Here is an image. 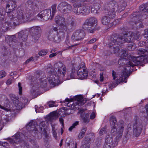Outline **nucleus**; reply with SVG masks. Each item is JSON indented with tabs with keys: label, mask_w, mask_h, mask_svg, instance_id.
<instances>
[{
	"label": "nucleus",
	"mask_w": 148,
	"mask_h": 148,
	"mask_svg": "<svg viewBox=\"0 0 148 148\" xmlns=\"http://www.w3.org/2000/svg\"><path fill=\"white\" fill-rule=\"evenodd\" d=\"M56 34L55 33H53L52 31H49L48 35V39L50 41H53V40H54V38Z\"/></svg>",
	"instance_id": "obj_38"
},
{
	"label": "nucleus",
	"mask_w": 148,
	"mask_h": 148,
	"mask_svg": "<svg viewBox=\"0 0 148 148\" xmlns=\"http://www.w3.org/2000/svg\"><path fill=\"white\" fill-rule=\"evenodd\" d=\"M47 71L48 72L47 79L49 83L53 86L58 85L60 81V76L54 74L55 73L51 64L48 65Z\"/></svg>",
	"instance_id": "obj_6"
},
{
	"label": "nucleus",
	"mask_w": 148,
	"mask_h": 148,
	"mask_svg": "<svg viewBox=\"0 0 148 148\" xmlns=\"http://www.w3.org/2000/svg\"><path fill=\"white\" fill-rule=\"evenodd\" d=\"M89 115L88 114H86L82 117L83 121L84 123H88L89 121Z\"/></svg>",
	"instance_id": "obj_46"
},
{
	"label": "nucleus",
	"mask_w": 148,
	"mask_h": 148,
	"mask_svg": "<svg viewBox=\"0 0 148 148\" xmlns=\"http://www.w3.org/2000/svg\"><path fill=\"white\" fill-rule=\"evenodd\" d=\"M112 145L105 143L104 145L103 148H111Z\"/></svg>",
	"instance_id": "obj_59"
},
{
	"label": "nucleus",
	"mask_w": 148,
	"mask_h": 148,
	"mask_svg": "<svg viewBox=\"0 0 148 148\" xmlns=\"http://www.w3.org/2000/svg\"><path fill=\"white\" fill-rule=\"evenodd\" d=\"M58 29L57 27H53L49 30V31H52L53 33H54V32H56V34H58Z\"/></svg>",
	"instance_id": "obj_54"
},
{
	"label": "nucleus",
	"mask_w": 148,
	"mask_h": 148,
	"mask_svg": "<svg viewBox=\"0 0 148 148\" xmlns=\"http://www.w3.org/2000/svg\"><path fill=\"white\" fill-rule=\"evenodd\" d=\"M72 8L70 4L66 2H63L58 5L57 9L60 12L66 14L70 12Z\"/></svg>",
	"instance_id": "obj_14"
},
{
	"label": "nucleus",
	"mask_w": 148,
	"mask_h": 148,
	"mask_svg": "<svg viewBox=\"0 0 148 148\" xmlns=\"http://www.w3.org/2000/svg\"><path fill=\"white\" fill-rule=\"evenodd\" d=\"M16 25L15 21L8 19L7 21L5 22H3L2 24V27L1 29L2 31L5 32L10 27H14V26Z\"/></svg>",
	"instance_id": "obj_16"
},
{
	"label": "nucleus",
	"mask_w": 148,
	"mask_h": 148,
	"mask_svg": "<svg viewBox=\"0 0 148 148\" xmlns=\"http://www.w3.org/2000/svg\"><path fill=\"white\" fill-rule=\"evenodd\" d=\"M85 36L84 31L81 29L76 30L73 34L71 39L74 40L79 41L82 40Z\"/></svg>",
	"instance_id": "obj_15"
},
{
	"label": "nucleus",
	"mask_w": 148,
	"mask_h": 148,
	"mask_svg": "<svg viewBox=\"0 0 148 148\" xmlns=\"http://www.w3.org/2000/svg\"><path fill=\"white\" fill-rule=\"evenodd\" d=\"M49 116L50 119L52 120H55L58 118V114L54 112L50 113Z\"/></svg>",
	"instance_id": "obj_40"
},
{
	"label": "nucleus",
	"mask_w": 148,
	"mask_h": 148,
	"mask_svg": "<svg viewBox=\"0 0 148 148\" xmlns=\"http://www.w3.org/2000/svg\"><path fill=\"white\" fill-rule=\"evenodd\" d=\"M98 21L97 19L94 17L87 19L84 22L82 28L85 30L93 33L95 31L98 30L100 28V26L97 27Z\"/></svg>",
	"instance_id": "obj_5"
},
{
	"label": "nucleus",
	"mask_w": 148,
	"mask_h": 148,
	"mask_svg": "<svg viewBox=\"0 0 148 148\" xmlns=\"http://www.w3.org/2000/svg\"><path fill=\"white\" fill-rule=\"evenodd\" d=\"M74 99L75 100L74 102H72V99H69L68 98L66 99L64 101L65 102H69L67 104L68 106L71 107L73 109H79V107L84 104L83 97L80 95H77Z\"/></svg>",
	"instance_id": "obj_7"
},
{
	"label": "nucleus",
	"mask_w": 148,
	"mask_h": 148,
	"mask_svg": "<svg viewBox=\"0 0 148 148\" xmlns=\"http://www.w3.org/2000/svg\"><path fill=\"white\" fill-rule=\"evenodd\" d=\"M121 30L123 32V34H125L126 33H128L127 31V29L125 27H123L121 28Z\"/></svg>",
	"instance_id": "obj_63"
},
{
	"label": "nucleus",
	"mask_w": 148,
	"mask_h": 148,
	"mask_svg": "<svg viewBox=\"0 0 148 148\" xmlns=\"http://www.w3.org/2000/svg\"><path fill=\"white\" fill-rule=\"evenodd\" d=\"M126 5V3L124 0H121L117 4L116 11L121 12L123 10Z\"/></svg>",
	"instance_id": "obj_26"
},
{
	"label": "nucleus",
	"mask_w": 148,
	"mask_h": 148,
	"mask_svg": "<svg viewBox=\"0 0 148 148\" xmlns=\"http://www.w3.org/2000/svg\"><path fill=\"white\" fill-rule=\"evenodd\" d=\"M65 43L67 46H69L71 45L69 40V38L68 36H67L66 37Z\"/></svg>",
	"instance_id": "obj_56"
},
{
	"label": "nucleus",
	"mask_w": 148,
	"mask_h": 148,
	"mask_svg": "<svg viewBox=\"0 0 148 148\" xmlns=\"http://www.w3.org/2000/svg\"><path fill=\"white\" fill-rule=\"evenodd\" d=\"M110 42V41H109V42H108V45H109V43ZM114 45H113L112 46H110L109 45H108L110 47H113V53H117L119 51V47H118V46H116V47H114Z\"/></svg>",
	"instance_id": "obj_47"
},
{
	"label": "nucleus",
	"mask_w": 148,
	"mask_h": 148,
	"mask_svg": "<svg viewBox=\"0 0 148 148\" xmlns=\"http://www.w3.org/2000/svg\"><path fill=\"white\" fill-rule=\"evenodd\" d=\"M82 14H89L91 10L90 4H85L83 7L81 8Z\"/></svg>",
	"instance_id": "obj_31"
},
{
	"label": "nucleus",
	"mask_w": 148,
	"mask_h": 148,
	"mask_svg": "<svg viewBox=\"0 0 148 148\" xmlns=\"http://www.w3.org/2000/svg\"><path fill=\"white\" fill-rule=\"evenodd\" d=\"M132 33L131 32L121 35L113 34L110 38L109 45L112 46L114 45H119L125 42H130L132 40Z\"/></svg>",
	"instance_id": "obj_3"
},
{
	"label": "nucleus",
	"mask_w": 148,
	"mask_h": 148,
	"mask_svg": "<svg viewBox=\"0 0 148 148\" xmlns=\"http://www.w3.org/2000/svg\"><path fill=\"white\" fill-rule=\"evenodd\" d=\"M90 4L91 11L96 14L99 13L100 11L101 5L99 3H97L95 0L93 1H91Z\"/></svg>",
	"instance_id": "obj_19"
},
{
	"label": "nucleus",
	"mask_w": 148,
	"mask_h": 148,
	"mask_svg": "<svg viewBox=\"0 0 148 148\" xmlns=\"http://www.w3.org/2000/svg\"><path fill=\"white\" fill-rule=\"evenodd\" d=\"M144 31V37L145 38H148V28L145 29Z\"/></svg>",
	"instance_id": "obj_57"
},
{
	"label": "nucleus",
	"mask_w": 148,
	"mask_h": 148,
	"mask_svg": "<svg viewBox=\"0 0 148 148\" xmlns=\"http://www.w3.org/2000/svg\"><path fill=\"white\" fill-rule=\"evenodd\" d=\"M16 2L15 1H9L6 5V11H7L8 8V10L15 11V8L16 7Z\"/></svg>",
	"instance_id": "obj_30"
},
{
	"label": "nucleus",
	"mask_w": 148,
	"mask_h": 148,
	"mask_svg": "<svg viewBox=\"0 0 148 148\" xmlns=\"http://www.w3.org/2000/svg\"><path fill=\"white\" fill-rule=\"evenodd\" d=\"M118 64L121 65H125L124 67V69L123 71V75L120 76L119 79H117L116 83L118 84L121 82H123L126 78L130 75L131 67H133L135 66V64L132 61V59L130 61L126 60L124 58H120L118 61Z\"/></svg>",
	"instance_id": "obj_1"
},
{
	"label": "nucleus",
	"mask_w": 148,
	"mask_h": 148,
	"mask_svg": "<svg viewBox=\"0 0 148 148\" xmlns=\"http://www.w3.org/2000/svg\"><path fill=\"white\" fill-rule=\"evenodd\" d=\"M79 121H75L69 128V130L70 132H71L73 129L75 128L76 127L79 125Z\"/></svg>",
	"instance_id": "obj_43"
},
{
	"label": "nucleus",
	"mask_w": 148,
	"mask_h": 148,
	"mask_svg": "<svg viewBox=\"0 0 148 148\" xmlns=\"http://www.w3.org/2000/svg\"><path fill=\"white\" fill-rule=\"evenodd\" d=\"M86 130V127H82L80 132L79 134L78 135V138L79 139H81L84 136Z\"/></svg>",
	"instance_id": "obj_37"
},
{
	"label": "nucleus",
	"mask_w": 148,
	"mask_h": 148,
	"mask_svg": "<svg viewBox=\"0 0 148 148\" xmlns=\"http://www.w3.org/2000/svg\"><path fill=\"white\" fill-rule=\"evenodd\" d=\"M104 11L103 12V14H105L107 13V16H108L110 18L113 19L116 16V10H104Z\"/></svg>",
	"instance_id": "obj_29"
},
{
	"label": "nucleus",
	"mask_w": 148,
	"mask_h": 148,
	"mask_svg": "<svg viewBox=\"0 0 148 148\" xmlns=\"http://www.w3.org/2000/svg\"><path fill=\"white\" fill-rule=\"evenodd\" d=\"M94 144L95 147H96L97 148H99L101 144V139L99 138L97 139L96 140Z\"/></svg>",
	"instance_id": "obj_41"
},
{
	"label": "nucleus",
	"mask_w": 148,
	"mask_h": 148,
	"mask_svg": "<svg viewBox=\"0 0 148 148\" xmlns=\"http://www.w3.org/2000/svg\"><path fill=\"white\" fill-rule=\"evenodd\" d=\"M110 123L112 134L113 135L116 136V139L117 140L121 138L124 130V122L121 121L118 124H117L116 118L114 117H112L110 119Z\"/></svg>",
	"instance_id": "obj_2"
},
{
	"label": "nucleus",
	"mask_w": 148,
	"mask_h": 148,
	"mask_svg": "<svg viewBox=\"0 0 148 148\" xmlns=\"http://www.w3.org/2000/svg\"><path fill=\"white\" fill-rule=\"evenodd\" d=\"M14 11L8 10V11L6 12L8 16L7 19H9V20H12L14 21L16 20V18L15 17H14V16H15L14 15Z\"/></svg>",
	"instance_id": "obj_34"
},
{
	"label": "nucleus",
	"mask_w": 148,
	"mask_h": 148,
	"mask_svg": "<svg viewBox=\"0 0 148 148\" xmlns=\"http://www.w3.org/2000/svg\"><path fill=\"white\" fill-rule=\"evenodd\" d=\"M142 125L139 121H136L133 126V133L136 136H139L141 132Z\"/></svg>",
	"instance_id": "obj_21"
},
{
	"label": "nucleus",
	"mask_w": 148,
	"mask_h": 148,
	"mask_svg": "<svg viewBox=\"0 0 148 148\" xmlns=\"http://www.w3.org/2000/svg\"><path fill=\"white\" fill-rule=\"evenodd\" d=\"M135 48V47L133 44H129L127 47L128 49L130 51H133L134 50Z\"/></svg>",
	"instance_id": "obj_51"
},
{
	"label": "nucleus",
	"mask_w": 148,
	"mask_h": 148,
	"mask_svg": "<svg viewBox=\"0 0 148 148\" xmlns=\"http://www.w3.org/2000/svg\"><path fill=\"white\" fill-rule=\"evenodd\" d=\"M121 138H119V140H117L115 137V140L113 143L112 142L113 140L112 137L111 135H108L106 136L105 143L112 145L113 147H114L117 145L118 142L120 140Z\"/></svg>",
	"instance_id": "obj_23"
},
{
	"label": "nucleus",
	"mask_w": 148,
	"mask_h": 148,
	"mask_svg": "<svg viewBox=\"0 0 148 148\" xmlns=\"http://www.w3.org/2000/svg\"><path fill=\"white\" fill-rule=\"evenodd\" d=\"M56 6L57 5L56 4L53 5L52 7V13H51V17H53L54 16L55 14L56 11ZM52 18H51V19Z\"/></svg>",
	"instance_id": "obj_42"
},
{
	"label": "nucleus",
	"mask_w": 148,
	"mask_h": 148,
	"mask_svg": "<svg viewBox=\"0 0 148 148\" xmlns=\"http://www.w3.org/2000/svg\"><path fill=\"white\" fill-rule=\"evenodd\" d=\"M97 39L95 38L92 39L90 40L88 42V43L89 44H92L96 41Z\"/></svg>",
	"instance_id": "obj_64"
},
{
	"label": "nucleus",
	"mask_w": 148,
	"mask_h": 148,
	"mask_svg": "<svg viewBox=\"0 0 148 148\" xmlns=\"http://www.w3.org/2000/svg\"><path fill=\"white\" fill-rule=\"evenodd\" d=\"M77 75L79 79H86L88 76V72L85 69V64L82 62L78 65Z\"/></svg>",
	"instance_id": "obj_10"
},
{
	"label": "nucleus",
	"mask_w": 148,
	"mask_h": 148,
	"mask_svg": "<svg viewBox=\"0 0 148 148\" xmlns=\"http://www.w3.org/2000/svg\"><path fill=\"white\" fill-rule=\"evenodd\" d=\"M64 113L66 115H69L71 113V109H68L65 111Z\"/></svg>",
	"instance_id": "obj_61"
},
{
	"label": "nucleus",
	"mask_w": 148,
	"mask_h": 148,
	"mask_svg": "<svg viewBox=\"0 0 148 148\" xmlns=\"http://www.w3.org/2000/svg\"><path fill=\"white\" fill-rule=\"evenodd\" d=\"M18 38L19 39H21L23 41H25L26 40L27 37V34H24L23 32H21L18 34Z\"/></svg>",
	"instance_id": "obj_36"
},
{
	"label": "nucleus",
	"mask_w": 148,
	"mask_h": 148,
	"mask_svg": "<svg viewBox=\"0 0 148 148\" xmlns=\"http://www.w3.org/2000/svg\"><path fill=\"white\" fill-rule=\"evenodd\" d=\"M91 140V138L89 136H85L84 139V143L82 145L81 148H90V143Z\"/></svg>",
	"instance_id": "obj_32"
},
{
	"label": "nucleus",
	"mask_w": 148,
	"mask_h": 148,
	"mask_svg": "<svg viewBox=\"0 0 148 148\" xmlns=\"http://www.w3.org/2000/svg\"><path fill=\"white\" fill-rule=\"evenodd\" d=\"M55 71L57 72L59 75L62 77L65 76L66 72V69L65 65L62 62H59L54 65Z\"/></svg>",
	"instance_id": "obj_11"
},
{
	"label": "nucleus",
	"mask_w": 148,
	"mask_h": 148,
	"mask_svg": "<svg viewBox=\"0 0 148 148\" xmlns=\"http://www.w3.org/2000/svg\"><path fill=\"white\" fill-rule=\"evenodd\" d=\"M78 70V65L75 64H73L71 70L70 77L72 79L74 78L76 74V72Z\"/></svg>",
	"instance_id": "obj_33"
},
{
	"label": "nucleus",
	"mask_w": 148,
	"mask_h": 148,
	"mask_svg": "<svg viewBox=\"0 0 148 148\" xmlns=\"http://www.w3.org/2000/svg\"><path fill=\"white\" fill-rule=\"evenodd\" d=\"M138 54L141 56L137 58L134 56L131 57L132 61L135 66L140 64L145 59H148V49L147 51L144 49H140L138 50Z\"/></svg>",
	"instance_id": "obj_8"
},
{
	"label": "nucleus",
	"mask_w": 148,
	"mask_h": 148,
	"mask_svg": "<svg viewBox=\"0 0 148 148\" xmlns=\"http://www.w3.org/2000/svg\"><path fill=\"white\" fill-rule=\"evenodd\" d=\"M71 18L65 19L64 17L57 15L55 17V21L56 23L60 27V29L63 32L67 31L69 28H71L75 25V22L71 20Z\"/></svg>",
	"instance_id": "obj_4"
},
{
	"label": "nucleus",
	"mask_w": 148,
	"mask_h": 148,
	"mask_svg": "<svg viewBox=\"0 0 148 148\" xmlns=\"http://www.w3.org/2000/svg\"><path fill=\"white\" fill-rule=\"evenodd\" d=\"M7 106H6L5 107L2 106L0 104V108L4 110H5L7 111H9L10 109L7 108Z\"/></svg>",
	"instance_id": "obj_60"
},
{
	"label": "nucleus",
	"mask_w": 148,
	"mask_h": 148,
	"mask_svg": "<svg viewBox=\"0 0 148 148\" xmlns=\"http://www.w3.org/2000/svg\"><path fill=\"white\" fill-rule=\"evenodd\" d=\"M112 76L113 77V79H115L117 77V74L113 70L112 71Z\"/></svg>",
	"instance_id": "obj_58"
},
{
	"label": "nucleus",
	"mask_w": 148,
	"mask_h": 148,
	"mask_svg": "<svg viewBox=\"0 0 148 148\" xmlns=\"http://www.w3.org/2000/svg\"><path fill=\"white\" fill-rule=\"evenodd\" d=\"M111 19L108 16H104L101 17V21L103 25H108V27H110L112 26V24L110 23Z\"/></svg>",
	"instance_id": "obj_27"
},
{
	"label": "nucleus",
	"mask_w": 148,
	"mask_h": 148,
	"mask_svg": "<svg viewBox=\"0 0 148 148\" xmlns=\"http://www.w3.org/2000/svg\"><path fill=\"white\" fill-rule=\"evenodd\" d=\"M40 28L38 26L33 27L30 29V32L33 39L37 40L40 37Z\"/></svg>",
	"instance_id": "obj_20"
},
{
	"label": "nucleus",
	"mask_w": 148,
	"mask_h": 148,
	"mask_svg": "<svg viewBox=\"0 0 148 148\" xmlns=\"http://www.w3.org/2000/svg\"><path fill=\"white\" fill-rule=\"evenodd\" d=\"M12 82V79H8L6 82V84L7 85H10Z\"/></svg>",
	"instance_id": "obj_62"
},
{
	"label": "nucleus",
	"mask_w": 148,
	"mask_h": 148,
	"mask_svg": "<svg viewBox=\"0 0 148 148\" xmlns=\"http://www.w3.org/2000/svg\"><path fill=\"white\" fill-rule=\"evenodd\" d=\"M48 106L50 107H52L54 106H55V103L54 101H49L47 103Z\"/></svg>",
	"instance_id": "obj_50"
},
{
	"label": "nucleus",
	"mask_w": 148,
	"mask_h": 148,
	"mask_svg": "<svg viewBox=\"0 0 148 148\" xmlns=\"http://www.w3.org/2000/svg\"><path fill=\"white\" fill-rule=\"evenodd\" d=\"M6 12L5 9L4 8L0 9V15L4 16L5 15Z\"/></svg>",
	"instance_id": "obj_53"
},
{
	"label": "nucleus",
	"mask_w": 148,
	"mask_h": 148,
	"mask_svg": "<svg viewBox=\"0 0 148 148\" xmlns=\"http://www.w3.org/2000/svg\"><path fill=\"white\" fill-rule=\"evenodd\" d=\"M139 12L142 13H145L146 10H148V5L147 4H143L139 7Z\"/></svg>",
	"instance_id": "obj_35"
},
{
	"label": "nucleus",
	"mask_w": 148,
	"mask_h": 148,
	"mask_svg": "<svg viewBox=\"0 0 148 148\" xmlns=\"http://www.w3.org/2000/svg\"><path fill=\"white\" fill-rule=\"evenodd\" d=\"M27 99L24 97L21 98L20 101L19 100L17 99L14 100L13 103L17 109H20L24 107V106L27 103Z\"/></svg>",
	"instance_id": "obj_17"
},
{
	"label": "nucleus",
	"mask_w": 148,
	"mask_h": 148,
	"mask_svg": "<svg viewBox=\"0 0 148 148\" xmlns=\"http://www.w3.org/2000/svg\"><path fill=\"white\" fill-rule=\"evenodd\" d=\"M20 135L19 134H15L13 139H11L10 140V142L12 144L18 143L19 142L21 143L20 147H19L17 148H30V146L27 142L23 140L21 141L20 138Z\"/></svg>",
	"instance_id": "obj_13"
},
{
	"label": "nucleus",
	"mask_w": 148,
	"mask_h": 148,
	"mask_svg": "<svg viewBox=\"0 0 148 148\" xmlns=\"http://www.w3.org/2000/svg\"><path fill=\"white\" fill-rule=\"evenodd\" d=\"M6 73L3 71H0V78H3L6 76Z\"/></svg>",
	"instance_id": "obj_52"
},
{
	"label": "nucleus",
	"mask_w": 148,
	"mask_h": 148,
	"mask_svg": "<svg viewBox=\"0 0 148 148\" xmlns=\"http://www.w3.org/2000/svg\"><path fill=\"white\" fill-rule=\"evenodd\" d=\"M40 86L42 88H45L47 86V83L46 81L43 80L42 81L40 84Z\"/></svg>",
	"instance_id": "obj_48"
},
{
	"label": "nucleus",
	"mask_w": 148,
	"mask_h": 148,
	"mask_svg": "<svg viewBox=\"0 0 148 148\" xmlns=\"http://www.w3.org/2000/svg\"><path fill=\"white\" fill-rule=\"evenodd\" d=\"M117 3L114 0L111 1L106 3L103 8L104 10H116Z\"/></svg>",
	"instance_id": "obj_24"
},
{
	"label": "nucleus",
	"mask_w": 148,
	"mask_h": 148,
	"mask_svg": "<svg viewBox=\"0 0 148 148\" xmlns=\"http://www.w3.org/2000/svg\"><path fill=\"white\" fill-rule=\"evenodd\" d=\"M54 38V40H53V41L56 42H59L61 39V37L59 36L58 34H56Z\"/></svg>",
	"instance_id": "obj_44"
},
{
	"label": "nucleus",
	"mask_w": 148,
	"mask_h": 148,
	"mask_svg": "<svg viewBox=\"0 0 148 148\" xmlns=\"http://www.w3.org/2000/svg\"><path fill=\"white\" fill-rule=\"evenodd\" d=\"M28 7L26 9V12L27 13L29 17L33 14H35L38 12L40 10L39 6L38 3L35 2H33L32 1L29 0L27 1V3Z\"/></svg>",
	"instance_id": "obj_9"
},
{
	"label": "nucleus",
	"mask_w": 148,
	"mask_h": 148,
	"mask_svg": "<svg viewBox=\"0 0 148 148\" xmlns=\"http://www.w3.org/2000/svg\"><path fill=\"white\" fill-rule=\"evenodd\" d=\"M82 5V4L81 3H75L73 4V11L76 14L79 15L83 13L82 11L81 8H80L81 7Z\"/></svg>",
	"instance_id": "obj_25"
},
{
	"label": "nucleus",
	"mask_w": 148,
	"mask_h": 148,
	"mask_svg": "<svg viewBox=\"0 0 148 148\" xmlns=\"http://www.w3.org/2000/svg\"><path fill=\"white\" fill-rule=\"evenodd\" d=\"M16 18L18 19L17 22L18 23H21L25 22L27 20L28 18H29V15L26 12V10L24 11L23 10H18L16 11V15L15 16ZM17 23V22L16 23Z\"/></svg>",
	"instance_id": "obj_12"
},
{
	"label": "nucleus",
	"mask_w": 148,
	"mask_h": 148,
	"mask_svg": "<svg viewBox=\"0 0 148 148\" xmlns=\"http://www.w3.org/2000/svg\"><path fill=\"white\" fill-rule=\"evenodd\" d=\"M132 35L133 39L136 40L138 41H139L141 38V35L138 32L133 34L132 33Z\"/></svg>",
	"instance_id": "obj_39"
},
{
	"label": "nucleus",
	"mask_w": 148,
	"mask_h": 148,
	"mask_svg": "<svg viewBox=\"0 0 148 148\" xmlns=\"http://www.w3.org/2000/svg\"><path fill=\"white\" fill-rule=\"evenodd\" d=\"M141 15L138 14L137 12L132 14L131 16V18L132 19V21H134V23L136 25L139 22H140Z\"/></svg>",
	"instance_id": "obj_28"
},
{
	"label": "nucleus",
	"mask_w": 148,
	"mask_h": 148,
	"mask_svg": "<svg viewBox=\"0 0 148 148\" xmlns=\"http://www.w3.org/2000/svg\"><path fill=\"white\" fill-rule=\"evenodd\" d=\"M121 56L122 57H126L127 55V53L126 49H123L121 51Z\"/></svg>",
	"instance_id": "obj_49"
},
{
	"label": "nucleus",
	"mask_w": 148,
	"mask_h": 148,
	"mask_svg": "<svg viewBox=\"0 0 148 148\" xmlns=\"http://www.w3.org/2000/svg\"><path fill=\"white\" fill-rule=\"evenodd\" d=\"M48 53L47 49H42L38 53L39 55L41 56H43L46 55Z\"/></svg>",
	"instance_id": "obj_45"
},
{
	"label": "nucleus",
	"mask_w": 148,
	"mask_h": 148,
	"mask_svg": "<svg viewBox=\"0 0 148 148\" xmlns=\"http://www.w3.org/2000/svg\"><path fill=\"white\" fill-rule=\"evenodd\" d=\"M51 15L50 10L48 9L45 10L40 12L38 15V16L41 18H43L44 20L48 19Z\"/></svg>",
	"instance_id": "obj_22"
},
{
	"label": "nucleus",
	"mask_w": 148,
	"mask_h": 148,
	"mask_svg": "<svg viewBox=\"0 0 148 148\" xmlns=\"http://www.w3.org/2000/svg\"><path fill=\"white\" fill-rule=\"evenodd\" d=\"M37 125L36 122L32 120L26 126L27 128L31 129L30 130H29L31 131V132H29V133H30L33 137L35 136L37 134L38 130L37 128H36Z\"/></svg>",
	"instance_id": "obj_18"
},
{
	"label": "nucleus",
	"mask_w": 148,
	"mask_h": 148,
	"mask_svg": "<svg viewBox=\"0 0 148 148\" xmlns=\"http://www.w3.org/2000/svg\"><path fill=\"white\" fill-rule=\"evenodd\" d=\"M18 86L19 88V94L21 95L22 94V87L21 86V84L20 83H18Z\"/></svg>",
	"instance_id": "obj_55"
}]
</instances>
